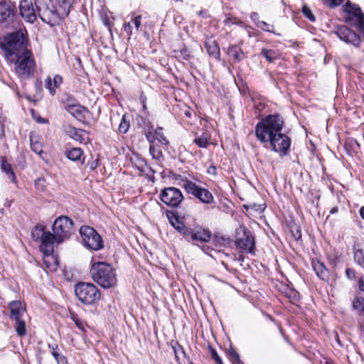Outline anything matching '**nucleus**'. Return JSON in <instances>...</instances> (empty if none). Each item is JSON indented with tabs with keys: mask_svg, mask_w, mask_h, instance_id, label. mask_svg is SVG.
I'll return each mask as SVG.
<instances>
[{
	"mask_svg": "<svg viewBox=\"0 0 364 364\" xmlns=\"http://www.w3.org/2000/svg\"><path fill=\"white\" fill-rule=\"evenodd\" d=\"M4 136V128L3 124L0 122V138Z\"/></svg>",
	"mask_w": 364,
	"mask_h": 364,
	"instance_id": "obj_53",
	"label": "nucleus"
},
{
	"mask_svg": "<svg viewBox=\"0 0 364 364\" xmlns=\"http://www.w3.org/2000/svg\"><path fill=\"white\" fill-rule=\"evenodd\" d=\"M12 61L15 64V71L17 75L23 80L28 79L34 75L36 63L31 50H24L14 56Z\"/></svg>",
	"mask_w": 364,
	"mask_h": 364,
	"instance_id": "obj_5",
	"label": "nucleus"
},
{
	"mask_svg": "<svg viewBox=\"0 0 364 364\" xmlns=\"http://www.w3.org/2000/svg\"><path fill=\"white\" fill-rule=\"evenodd\" d=\"M179 348H180L181 353L185 355V352H184L183 349L181 346H179Z\"/></svg>",
	"mask_w": 364,
	"mask_h": 364,
	"instance_id": "obj_58",
	"label": "nucleus"
},
{
	"mask_svg": "<svg viewBox=\"0 0 364 364\" xmlns=\"http://www.w3.org/2000/svg\"><path fill=\"white\" fill-rule=\"evenodd\" d=\"M67 111L76 118L85 117V112H87V109L80 105H69L67 107Z\"/></svg>",
	"mask_w": 364,
	"mask_h": 364,
	"instance_id": "obj_23",
	"label": "nucleus"
},
{
	"mask_svg": "<svg viewBox=\"0 0 364 364\" xmlns=\"http://www.w3.org/2000/svg\"><path fill=\"white\" fill-rule=\"evenodd\" d=\"M338 211V208H337V207H333V208H331V210L330 213H331V214H335V213H336Z\"/></svg>",
	"mask_w": 364,
	"mask_h": 364,
	"instance_id": "obj_56",
	"label": "nucleus"
},
{
	"mask_svg": "<svg viewBox=\"0 0 364 364\" xmlns=\"http://www.w3.org/2000/svg\"><path fill=\"white\" fill-rule=\"evenodd\" d=\"M141 16L139 15L132 18V22L135 26L136 30H139L141 27Z\"/></svg>",
	"mask_w": 364,
	"mask_h": 364,
	"instance_id": "obj_45",
	"label": "nucleus"
},
{
	"mask_svg": "<svg viewBox=\"0 0 364 364\" xmlns=\"http://www.w3.org/2000/svg\"><path fill=\"white\" fill-rule=\"evenodd\" d=\"M343 2V0H331V4L334 6H338Z\"/></svg>",
	"mask_w": 364,
	"mask_h": 364,
	"instance_id": "obj_54",
	"label": "nucleus"
},
{
	"mask_svg": "<svg viewBox=\"0 0 364 364\" xmlns=\"http://www.w3.org/2000/svg\"><path fill=\"white\" fill-rule=\"evenodd\" d=\"M150 170H151V171H152L153 173H154V171H153V169H151V168H150Z\"/></svg>",
	"mask_w": 364,
	"mask_h": 364,
	"instance_id": "obj_59",
	"label": "nucleus"
},
{
	"mask_svg": "<svg viewBox=\"0 0 364 364\" xmlns=\"http://www.w3.org/2000/svg\"><path fill=\"white\" fill-rule=\"evenodd\" d=\"M90 275L96 283L105 289L111 288L117 284L115 271L106 262L94 263L90 269Z\"/></svg>",
	"mask_w": 364,
	"mask_h": 364,
	"instance_id": "obj_3",
	"label": "nucleus"
},
{
	"mask_svg": "<svg viewBox=\"0 0 364 364\" xmlns=\"http://www.w3.org/2000/svg\"><path fill=\"white\" fill-rule=\"evenodd\" d=\"M64 131L66 135L77 141L87 143L89 141L88 133L84 129L67 125L65 126Z\"/></svg>",
	"mask_w": 364,
	"mask_h": 364,
	"instance_id": "obj_17",
	"label": "nucleus"
},
{
	"mask_svg": "<svg viewBox=\"0 0 364 364\" xmlns=\"http://www.w3.org/2000/svg\"><path fill=\"white\" fill-rule=\"evenodd\" d=\"M360 215L364 220V206H362L360 209Z\"/></svg>",
	"mask_w": 364,
	"mask_h": 364,
	"instance_id": "obj_55",
	"label": "nucleus"
},
{
	"mask_svg": "<svg viewBox=\"0 0 364 364\" xmlns=\"http://www.w3.org/2000/svg\"><path fill=\"white\" fill-rule=\"evenodd\" d=\"M75 293L78 300L85 305H92L100 299V290L92 283H77Z\"/></svg>",
	"mask_w": 364,
	"mask_h": 364,
	"instance_id": "obj_8",
	"label": "nucleus"
},
{
	"mask_svg": "<svg viewBox=\"0 0 364 364\" xmlns=\"http://www.w3.org/2000/svg\"><path fill=\"white\" fill-rule=\"evenodd\" d=\"M250 18L253 21L255 22L256 24L258 22V21H259V14L256 12L252 13L250 15Z\"/></svg>",
	"mask_w": 364,
	"mask_h": 364,
	"instance_id": "obj_50",
	"label": "nucleus"
},
{
	"mask_svg": "<svg viewBox=\"0 0 364 364\" xmlns=\"http://www.w3.org/2000/svg\"><path fill=\"white\" fill-rule=\"evenodd\" d=\"M207 171L210 175L215 176L217 174V168L213 165L209 166Z\"/></svg>",
	"mask_w": 364,
	"mask_h": 364,
	"instance_id": "obj_49",
	"label": "nucleus"
},
{
	"mask_svg": "<svg viewBox=\"0 0 364 364\" xmlns=\"http://www.w3.org/2000/svg\"><path fill=\"white\" fill-rule=\"evenodd\" d=\"M71 319L75 322V325L82 331H85V323L82 321L78 316L73 313L70 312Z\"/></svg>",
	"mask_w": 364,
	"mask_h": 364,
	"instance_id": "obj_36",
	"label": "nucleus"
},
{
	"mask_svg": "<svg viewBox=\"0 0 364 364\" xmlns=\"http://www.w3.org/2000/svg\"><path fill=\"white\" fill-rule=\"evenodd\" d=\"M14 9L6 2H0V23L9 26L14 21Z\"/></svg>",
	"mask_w": 364,
	"mask_h": 364,
	"instance_id": "obj_18",
	"label": "nucleus"
},
{
	"mask_svg": "<svg viewBox=\"0 0 364 364\" xmlns=\"http://www.w3.org/2000/svg\"><path fill=\"white\" fill-rule=\"evenodd\" d=\"M154 132L156 139L158 140L161 144H167L168 143V141L166 139L164 134L163 128L158 127L154 130Z\"/></svg>",
	"mask_w": 364,
	"mask_h": 364,
	"instance_id": "obj_37",
	"label": "nucleus"
},
{
	"mask_svg": "<svg viewBox=\"0 0 364 364\" xmlns=\"http://www.w3.org/2000/svg\"><path fill=\"white\" fill-rule=\"evenodd\" d=\"M257 26L262 28L263 31H267V32H272L270 28H273V26H271L263 21H258L257 23Z\"/></svg>",
	"mask_w": 364,
	"mask_h": 364,
	"instance_id": "obj_43",
	"label": "nucleus"
},
{
	"mask_svg": "<svg viewBox=\"0 0 364 364\" xmlns=\"http://www.w3.org/2000/svg\"><path fill=\"white\" fill-rule=\"evenodd\" d=\"M302 12L305 17H306L309 20H310L311 21H315V16L312 14L310 8L308 7L306 5L303 6Z\"/></svg>",
	"mask_w": 364,
	"mask_h": 364,
	"instance_id": "obj_41",
	"label": "nucleus"
},
{
	"mask_svg": "<svg viewBox=\"0 0 364 364\" xmlns=\"http://www.w3.org/2000/svg\"><path fill=\"white\" fill-rule=\"evenodd\" d=\"M261 55L270 63L279 59L280 57V53L277 50L267 48L262 49Z\"/></svg>",
	"mask_w": 364,
	"mask_h": 364,
	"instance_id": "obj_27",
	"label": "nucleus"
},
{
	"mask_svg": "<svg viewBox=\"0 0 364 364\" xmlns=\"http://www.w3.org/2000/svg\"><path fill=\"white\" fill-rule=\"evenodd\" d=\"M8 308L10 314L9 317L11 321L15 322L14 328L16 333L19 336H23L26 334V322L24 316L26 308L21 301H12L9 303Z\"/></svg>",
	"mask_w": 364,
	"mask_h": 364,
	"instance_id": "obj_7",
	"label": "nucleus"
},
{
	"mask_svg": "<svg viewBox=\"0 0 364 364\" xmlns=\"http://www.w3.org/2000/svg\"><path fill=\"white\" fill-rule=\"evenodd\" d=\"M31 148L33 151L38 154L41 158H43V155L44 152L42 149L41 144L37 141H34L32 138H31Z\"/></svg>",
	"mask_w": 364,
	"mask_h": 364,
	"instance_id": "obj_34",
	"label": "nucleus"
},
{
	"mask_svg": "<svg viewBox=\"0 0 364 364\" xmlns=\"http://www.w3.org/2000/svg\"><path fill=\"white\" fill-rule=\"evenodd\" d=\"M346 277L349 279H355L356 278V273H355V271L353 269H350V268H347L346 269Z\"/></svg>",
	"mask_w": 364,
	"mask_h": 364,
	"instance_id": "obj_44",
	"label": "nucleus"
},
{
	"mask_svg": "<svg viewBox=\"0 0 364 364\" xmlns=\"http://www.w3.org/2000/svg\"><path fill=\"white\" fill-rule=\"evenodd\" d=\"M26 31L19 30L7 35L5 37V43L1 46L4 50L5 58L12 63L15 55L28 50L26 48L27 41L25 37Z\"/></svg>",
	"mask_w": 364,
	"mask_h": 364,
	"instance_id": "obj_4",
	"label": "nucleus"
},
{
	"mask_svg": "<svg viewBox=\"0 0 364 364\" xmlns=\"http://www.w3.org/2000/svg\"><path fill=\"white\" fill-rule=\"evenodd\" d=\"M129 128V121L127 119V115L124 114L121 119L118 130L122 134H125Z\"/></svg>",
	"mask_w": 364,
	"mask_h": 364,
	"instance_id": "obj_35",
	"label": "nucleus"
},
{
	"mask_svg": "<svg viewBox=\"0 0 364 364\" xmlns=\"http://www.w3.org/2000/svg\"><path fill=\"white\" fill-rule=\"evenodd\" d=\"M167 217L171 225L188 241L209 242L212 238L211 232L202 226L186 227L173 212H167Z\"/></svg>",
	"mask_w": 364,
	"mask_h": 364,
	"instance_id": "obj_1",
	"label": "nucleus"
},
{
	"mask_svg": "<svg viewBox=\"0 0 364 364\" xmlns=\"http://www.w3.org/2000/svg\"><path fill=\"white\" fill-rule=\"evenodd\" d=\"M123 27H124V31L127 32V33L128 34L129 36H130L132 35V28L130 23H124Z\"/></svg>",
	"mask_w": 364,
	"mask_h": 364,
	"instance_id": "obj_48",
	"label": "nucleus"
},
{
	"mask_svg": "<svg viewBox=\"0 0 364 364\" xmlns=\"http://www.w3.org/2000/svg\"><path fill=\"white\" fill-rule=\"evenodd\" d=\"M149 151L154 159L159 160L162 157V152L161 149L154 145H150Z\"/></svg>",
	"mask_w": 364,
	"mask_h": 364,
	"instance_id": "obj_38",
	"label": "nucleus"
},
{
	"mask_svg": "<svg viewBox=\"0 0 364 364\" xmlns=\"http://www.w3.org/2000/svg\"><path fill=\"white\" fill-rule=\"evenodd\" d=\"M45 232L46 226L41 224H38L32 230V238L35 241H41Z\"/></svg>",
	"mask_w": 364,
	"mask_h": 364,
	"instance_id": "obj_28",
	"label": "nucleus"
},
{
	"mask_svg": "<svg viewBox=\"0 0 364 364\" xmlns=\"http://www.w3.org/2000/svg\"><path fill=\"white\" fill-rule=\"evenodd\" d=\"M205 46L210 55L217 60L220 59V48L215 41L213 39H208L205 41Z\"/></svg>",
	"mask_w": 364,
	"mask_h": 364,
	"instance_id": "obj_22",
	"label": "nucleus"
},
{
	"mask_svg": "<svg viewBox=\"0 0 364 364\" xmlns=\"http://www.w3.org/2000/svg\"><path fill=\"white\" fill-rule=\"evenodd\" d=\"M63 83V77L60 75H56L54 76L53 80L49 77L45 81V87L49 90L50 95L55 94V88H59Z\"/></svg>",
	"mask_w": 364,
	"mask_h": 364,
	"instance_id": "obj_20",
	"label": "nucleus"
},
{
	"mask_svg": "<svg viewBox=\"0 0 364 364\" xmlns=\"http://www.w3.org/2000/svg\"><path fill=\"white\" fill-rule=\"evenodd\" d=\"M40 242H41L40 245L41 251L45 255L48 256L53 252L54 243H58V240L57 237H55V234L53 232V233H51L49 231H46Z\"/></svg>",
	"mask_w": 364,
	"mask_h": 364,
	"instance_id": "obj_16",
	"label": "nucleus"
},
{
	"mask_svg": "<svg viewBox=\"0 0 364 364\" xmlns=\"http://www.w3.org/2000/svg\"><path fill=\"white\" fill-rule=\"evenodd\" d=\"M196 198L204 203H210L213 201V196L212 193L203 188H200L196 196Z\"/></svg>",
	"mask_w": 364,
	"mask_h": 364,
	"instance_id": "obj_26",
	"label": "nucleus"
},
{
	"mask_svg": "<svg viewBox=\"0 0 364 364\" xmlns=\"http://www.w3.org/2000/svg\"><path fill=\"white\" fill-rule=\"evenodd\" d=\"M52 230L55 234L58 243H61L71 235L73 230V222L67 216H60L55 219Z\"/></svg>",
	"mask_w": 364,
	"mask_h": 364,
	"instance_id": "obj_9",
	"label": "nucleus"
},
{
	"mask_svg": "<svg viewBox=\"0 0 364 364\" xmlns=\"http://www.w3.org/2000/svg\"><path fill=\"white\" fill-rule=\"evenodd\" d=\"M272 150L281 156L287 154L291 145V140L286 134L279 132L269 141Z\"/></svg>",
	"mask_w": 364,
	"mask_h": 364,
	"instance_id": "obj_13",
	"label": "nucleus"
},
{
	"mask_svg": "<svg viewBox=\"0 0 364 364\" xmlns=\"http://www.w3.org/2000/svg\"><path fill=\"white\" fill-rule=\"evenodd\" d=\"M1 167L3 171H4L9 176V178L14 180L15 178V175L13 171L12 167L10 164H9L6 160L2 159Z\"/></svg>",
	"mask_w": 364,
	"mask_h": 364,
	"instance_id": "obj_33",
	"label": "nucleus"
},
{
	"mask_svg": "<svg viewBox=\"0 0 364 364\" xmlns=\"http://www.w3.org/2000/svg\"><path fill=\"white\" fill-rule=\"evenodd\" d=\"M65 154L68 159L73 161H77L81 159L83 151L80 148H73L69 151H67Z\"/></svg>",
	"mask_w": 364,
	"mask_h": 364,
	"instance_id": "obj_30",
	"label": "nucleus"
},
{
	"mask_svg": "<svg viewBox=\"0 0 364 364\" xmlns=\"http://www.w3.org/2000/svg\"><path fill=\"white\" fill-rule=\"evenodd\" d=\"M34 0H22L19 4L22 18L29 23H33L37 18V8L33 6Z\"/></svg>",
	"mask_w": 364,
	"mask_h": 364,
	"instance_id": "obj_14",
	"label": "nucleus"
},
{
	"mask_svg": "<svg viewBox=\"0 0 364 364\" xmlns=\"http://www.w3.org/2000/svg\"><path fill=\"white\" fill-rule=\"evenodd\" d=\"M284 120L279 114H269L262 119L255 127V135L262 143H267L282 130Z\"/></svg>",
	"mask_w": 364,
	"mask_h": 364,
	"instance_id": "obj_2",
	"label": "nucleus"
},
{
	"mask_svg": "<svg viewBox=\"0 0 364 364\" xmlns=\"http://www.w3.org/2000/svg\"><path fill=\"white\" fill-rule=\"evenodd\" d=\"M228 54L232 57L235 61L242 60L245 56L242 49L236 45L232 46L228 48Z\"/></svg>",
	"mask_w": 364,
	"mask_h": 364,
	"instance_id": "obj_24",
	"label": "nucleus"
},
{
	"mask_svg": "<svg viewBox=\"0 0 364 364\" xmlns=\"http://www.w3.org/2000/svg\"><path fill=\"white\" fill-rule=\"evenodd\" d=\"M353 308L360 315L364 316V299L359 296L355 297L353 301Z\"/></svg>",
	"mask_w": 364,
	"mask_h": 364,
	"instance_id": "obj_32",
	"label": "nucleus"
},
{
	"mask_svg": "<svg viewBox=\"0 0 364 364\" xmlns=\"http://www.w3.org/2000/svg\"><path fill=\"white\" fill-rule=\"evenodd\" d=\"M160 200L171 208H177L183 200L181 191L175 187H167L162 189L159 194Z\"/></svg>",
	"mask_w": 364,
	"mask_h": 364,
	"instance_id": "obj_12",
	"label": "nucleus"
},
{
	"mask_svg": "<svg viewBox=\"0 0 364 364\" xmlns=\"http://www.w3.org/2000/svg\"><path fill=\"white\" fill-rule=\"evenodd\" d=\"M230 23H235V22L232 21V19L230 18H227L224 20V24L225 26H228L230 25Z\"/></svg>",
	"mask_w": 364,
	"mask_h": 364,
	"instance_id": "obj_52",
	"label": "nucleus"
},
{
	"mask_svg": "<svg viewBox=\"0 0 364 364\" xmlns=\"http://www.w3.org/2000/svg\"><path fill=\"white\" fill-rule=\"evenodd\" d=\"M358 287H359V289L360 291H364V277L360 278L359 282H358Z\"/></svg>",
	"mask_w": 364,
	"mask_h": 364,
	"instance_id": "obj_51",
	"label": "nucleus"
},
{
	"mask_svg": "<svg viewBox=\"0 0 364 364\" xmlns=\"http://www.w3.org/2000/svg\"><path fill=\"white\" fill-rule=\"evenodd\" d=\"M345 11L347 14L346 16V21H355V23L359 22L363 18L364 14H363L360 8L355 4L347 3L345 5Z\"/></svg>",
	"mask_w": 364,
	"mask_h": 364,
	"instance_id": "obj_19",
	"label": "nucleus"
},
{
	"mask_svg": "<svg viewBox=\"0 0 364 364\" xmlns=\"http://www.w3.org/2000/svg\"><path fill=\"white\" fill-rule=\"evenodd\" d=\"M235 244L237 247L249 253H253L255 249V239L251 232L243 225L236 230Z\"/></svg>",
	"mask_w": 364,
	"mask_h": 364,
	"instance_id": "obj_11",
	"label": "nucleus"
},
{
	"mask_svg": "<svg viewBox=\"0 0 364 364\" xmlns=\"http://www.w3.org/2000/svg\"><path fill=\"white\" fill-rule=\"evenodd\" d=\"M174 351H175V354H176V358L177 359H178V358H179V355H178V350H177L176 349H174Z\"/></svg>",
	"mask_w": 364,
	"mask_h": 364,
	"instance_id": "obj_57",
	"label": "nucleus"
},
{
	"mask_svg": "<svg viewBox=\"0 0 364 364\" xmlns=\"http://www.w3.org/2000/svg\"><path fill=\"white\" fill-rule=\"evenodd\" d=\"M210 136L208 133L203 132L201 135L196 137L194 142L200 148H206L210 144Z\"/></svg>",
	"mask_w": 364,
	"mask_h": 364,
	"instance_id": "obj_29",
	"label": "nucleus"
},
{
	"mask_svg": "<svg viewBox=\"0 0 364 364\" xmlns=\"http://www.w3.org/2000/svg\"><path fill=\"white\" fill-rule=\"evenodd\" d=\"M209 350L212 358L215 361L217 364H223L221 358L218 354L217 351L213 348L210 347Z\"/></svg>",
	"mask_w": 364,
	"mask_h": 364,
	"instance_id": "obj_42",
	"label": "nucleus"
},
{
	"mask_svg": "<svg viewBox=\"0 0 364 364\" xmlns=\"http://www.w3.org/2000/svg\"><path fill=\"white\" fill-rule=\"evenodd\" d=\"M80 234L83 245L91 250H98L103 247V241L97 231L89 226H82L80 229Z\"/></svg>",
	"mask_w": 364,
	"mask_h": 364,
	"instance_id": "obj_10",
	"label": "nucleus"
},
{
	"mask_svg": "<svg viewBox=\"0 0 364 364\" xmlns=\"http://www.w3.org/2000/svg\"><path fill=\"white\" fill-rule=\"evenodd\" d=\"M146 137L150 143H153L154 140H156L155 132H152L151 130L148 131L146 132Z\"/></svg>",
	"mask_w": 364,
	"mask_h": 364,
	"instance_id": "obj_46",
	"label": "nucleus"
},
{
	"mask_svg": "<svg viewBox=\"0 0 364 364\" xmlns=\"http://www.w3.org/2000/svg\"><path fill=\"white\" fill-rule=\"evenodd\" d=\"M337 36L343 41L358 47L360 43V36L346 26H340L336 31Z\"/></svg>",
	"mask_w": 364,
	"mask_h": 364,
	"instance_id": "obj_15",
	"label": "nucleus"
},
{
	"mask_svg": "<svg viewBox=\"0 0 364 364\" xmlns=\"http://www.w3.org/2000/svg\"><path fill=\"white\" fill-rule=\"evenodd\" d=\"M52 354L55 358L58 364H67L66 358L64 355L60 354L54 348H53Z\"/></svg>",
	"mask_w": 364,
	"mask_h": 364,
	"instance_id": "obj_40",
	"label": "nucleus"
},
{
	"mask_svg": "<svg viewBox=\"0 0 364 364\" xmlns=\"http://www.w3.org/2000/svg\"><path fill=\"white\" fill-rule=\"evenodd\" d=\"M312 267L316 275L323 281H328L329 273L328 269L325 267L324 264L319 261H313Z\"/></svg>",
	"mask_w": 364,
	"mask_h": 364,
	"instance_id": "obj_21",
	"label": "nucleus"
},
{
	"mask_svg": "<svg viewBox=\"0 0 364 364\" xmlns=\"http://www.w3.org/2000/svg\"><path fill=\"white\" fill-rule=\"evenodd\" d=\"M355 261L359 264H364V253L361 250H357L354 252Z\"/></svg>",
	"mask_w": 364,
	"mask_h": 364,
	"instance_id": "obj_39",
	"label": "nucleus"
},
{
	"mask_svg": "<svg viewBox=\"0 0 364 364\" xmlns=\"http://www.w3.org/2000/svg\"><path fill=\"white\" fill-rule=\"evenodd\" d=\"M34 3L38 14L43 22L53 26L60 18V11L51 0H34Z\"/></svg>",
	"mask_w": 364,
	"mask_h": 364,
	"instance_id": "obj_6",
	"label": "nucleus"
},
{
	"mask_svg": "<svg viewBox=\"0 0 364 364\" xmlns=\"http://www.w3.org/2000/svg\"><path fill=\"white\" fill-rule=\"evenodd\" d=\"M183 183L182 184V187L186 190V191L188 193L192 194L196 197L200 189V187L198 186L195 183L188 180L183 181Z\"/></svg>",
	"mask_w": 364,
	"mask_h": 364,
	"instance_id": "obj_25",
	"label": "nucleus"
},
{
	"mask_svg": "<svg viewBox=\"0 0 364 364\" xmlns=\"http://www.w3.org/2000/svg\"><path fill=\"white\" fill-rule=\"evenodd\" d=\"M59 4L58 10L60 11V16H66L70 13L72 0H58Z\"/></svg>",
	"mask_w": 364,
	"mask_h": 364,
	"instance_id": "obj_31",
	"label": "nucleus"
},
{
	"mask_svg": "<svg viewBox=\"0 0 364 364\" xmlns=\"http://www.w3.org/2000/svg\"><path fill=\"white\" fill-rule=\"evenodd\" d=\"M231 360L233 363H236L240 361L239 354L235 350L230 351Z\"/></svg>",
	"mask_w": 364,
	"mask_h": 364,
	"instance_id": "obj_47",
	"label": "nucleus"
}]
</instances>
